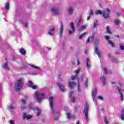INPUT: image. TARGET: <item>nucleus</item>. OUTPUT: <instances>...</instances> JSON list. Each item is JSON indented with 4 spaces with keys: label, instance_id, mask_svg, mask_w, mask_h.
Returning a JSON list of instances; mask_svg holds the SVG:
<instances>
[{
    "label": "nucleus",
    "instance_id": "b1692460",
    "mask_svg": "<svg viewBox=\"0 0 124 124\" xmlns=\"http://www.w3.org/2000/svg\"><path fill=\"white\" fill-rule=\"evenodd\" d=\"M19 53H20V54H21V55H26V50H25V49L22 48L20 50H19Z\"/></svg>",
    "mask_w": 124,
    "mask_h": 124
},
{
    "label": "nucleus",
    "instance_id": "5fc2aeb1",
    "mask_svg": "<svg viewBox=\"0 0 124 124\" xmlns=\"http://www.w3.org/2000/svg\"><path fill=\"white\" fill-rule=\"evenodd\" d=\"M79 72H80V69H78L75 71V72L77 74V75H78V73H79Z\"/></svg>",
    "mask_w": 124,
    "mask_h": 124
},
{
    "label": "nucleus",
    "instance_id": "4d7b16f0",
    "mask_svg": "<svg viewBox=\"0 0 124 124\" xmlns=\"http://www.w3.org/2000/svg\"><path fill=\"white\" fill-rule=\"evenodd\" d=\"M68 109V107H64V111H67Z\"/></svg>",
    "mask_w": 124,
    "mask_h": 124
},
{
    "label": "nucleus",
    "instance_id": "9d476101",
    "mask_svg": "<svg viewBox=\"0 0 124 124\" xmlns=\"http://www.w3.org/2000/svg\"><path fill=\"white\" fill-rule=\"evenodd\" d=\"M6 62L3 63L2 66L3 69H5L6 70H9V67H8V62L7 61V59L5 58Z\"/></svg>",
    "mask_w": 124,
    "mask_h": 124
},
{
    "label": "nucleus",
    "instance_id": "2eb2a0df",
    "mask_svg": "<svg viewBox=\"0 0 124 124\" xmlns=\"http://www.w3.org/2000/svg\"><path fill=\"white\" fill-rule=\"evenodd\" d=\"M62 32H63V24L62 22H61L60 28V36H62Z\"/></svg>",
    "mask_w": 124,
    "mask_h": 124
},
{
    "label": "nucleus",
    "instance_id": "f8f14e48",
    "mask_svg": "<svg viewBox=\"0 0 124 124\" xmlns=\"http://www.w3.org/2000/svg\"><path fill=\"white\" fill-rule=\"evenodd\" d=\"M95 53L97 54L98 56V58H100L101 56L100 54H101V51H100L99 49H98V48H97V46H96L95 47Z\"/></svg>",
    "mask_w": 124,
    "mask_h": 124
},
{
    "label": "nucleus",
    "instance_id": "c03bdc74",
    "mask_svg": "<svg viewBox=\"0 0 124 124\" xmlns=\"http://www.w3.org/2000/svg\"><path fill=\"white\" fill-rule=\"evenodd\" d=\"M71 100L72 102L74 103V102H75V97H72V98H71Z\"/></svg>",
    "mask_w": 124,
    "mask_h": 124
},
{
    "label": "nucleus",
    "instance_id": "dca6fc26",
    "mask_svg": "<svg viewBox=\"0 0 124 124\" xmlns=\"http://www.w3.org/2000/svg\"><path fill=\"white\" fill-rule=\"evenodd\" d=\"M73 11H74V9L72 7H70L68 9V12L70 15H72V14H73Z\"/></svg>",
    "mask_w": 124,
    "mask_h": 124
},
{
    "label": "nucleus",
    "instance_id": "c9c22d12",
    "mask_svg": "<svg viewBox=\"0 0 124 124\" xmlns=\"http://www.w3.org/2000/svg\"><path fill=\"white\" fill-rule=\"evenodd\" d=\"M114 23L115 24V25H116L117 26H118V25H119V24H120V20H118V19H116L114 21Z\"/></svg>",
    "mask_w": 124,
    "mask_h": 124
},
{
    "label": "nucleus",
    "instance_id": "58836bf2",
    "mask_svg": "<svg viewBox=\"0 0 124 124\" xmlns=\"http://www.w3.org/2000/svg\"><path fill=\"white\" fill-rule=\"evenodd\" d=\"M31 88L33 89V90H36V89H37V85H32L31 86Z\"/></svg>",
    "mask_w": 124,
    "mask_h": 124
},
{
    "label": "nucleus",
    "instance_id": "f3484780",
    "mask_svg": "<svg viewBox=\"0 0 124 124\" xmlns=\"http://www.w3.org/2000/svg\"><path fill=\"white\" fill-rule=\"evenodd\" d=\"M30 66H31L33 68H34V69H36L37 71H41V69L39 67H37V66H35L34 65L32 64H30Z\"/></svg>",
    "mask_w": 124,
    "mask_h": 124
},
{
    "label": "nucleus",
    "instance_id": "37998d69",
    "mask_svg": "<svg viewBox=\"0 0 124 124\" xmlns=\"http://www.w3.org/2000/svg\"><path fill=\"white\" fill-rule=\"evenodd\" d=\"M66 115L67 119H70V118H71V114H70V113H68L66 114Z\"/></svg>",
    "mask_w": 124,
    "mask_h": 124
},
{
    "label": "nucleus",
    "instance_id": "aec40b11",
    "mask_svg": "<svg viewBox=\"0 0 124 124\" xmlns=\"http://www.w3.org/2000/svg\"><path fill=\"white\" fill-rule=\"evenodd\" d=\"M31 118V116L27 115V114L24 113L23 119H27L28 120H30V119Z\"/></svg>",
    "mask_w": 124,
    "mask_h": 124
},
{
    "label": "nucleus",
    "instance_id": "e433bc0d",
    "mask_svg": "<svg viewBox=\"0 0 124 124\" xmlns=\"http://www.w3.org/2000/svg\"><path fill=\"white\" fill-rule=\"evenodd\" d=\"M8 109L9 110H13V109H14V107H13L12 105H11L8 107Z\"/></svg>",
    "mask_w": 124,
    "mask_h": 124
},
{
    "label": "nucleus",
    "instance_id": "423d86ee",
    "mask_svg": "<svg viewBox=\"0 0 124 124\" xmlns=\"http://www.w3.org/2000/svg\"><path fill=\"white\" fill-rule=\"evenodd\" d=\"M97 93V88H94L92 90V98L93 101L95 103H96V98H95V96H96V94Z\"/></svg>",
    "mask_w": 124,
    "mask_h": 124
},
{
    "label": "nucleus",
    "instance_id": "a211bd4d",
    "mask_svg": "<svg viewBox=\"0 0 124 124\" xmlns=\"http://www.w3.org/2000/svg\"><path fill=\"white\" fill-rule=\"evenodd\" d=\"M86 66L88 68L91 67V61H90V59L86 58Z\"/></svg>",
    "mask_w": 124,
    "mask_h": 124
},
{
    "label": "nucleus",
    "instance_id": "5701e85b",
    "mask_svg": "<svg viewBox=\"0 0 124 124\" xmlns=\"http://www.w3.org/2000/svg\"><path fill=\"white\" fill-rule=\"evenodd\" d=\"M78 93H82V89H81V86H80L79 81L78 83Z\"/></svg>",
    "mask_w": 124,
    "mask_h": 124
},
{
    "label": "nucleus",
    "instance_id": "cd10ccee",
    "mask_svg": "<svg viewBox=\"0 0 124 124\" xmlns=\"http://www.w3.org/2000/svg\"><path fill=\"white\" fill-rule=\"evenodd\" d=\"M84 82L85 88H88V82H89V78H87Z\"/></svg>",
    "mask_w": 124,
    "mask_h": 124
},
{
    "label": "nucleus",
    "instance_id": "09e8293b",
    "mask_svg": "<svg viewBox=\"0 0 124 124\" xmlns=\"http://www.w3.org/2000/svg\"><path fill=\"white\" fill-rule=\"evenodd\" d=\"M104 71L106 74H107V73H108V71L107 70V69H106V68H104Z\"/></svg>",
    "mask_w": 124,
    "mask_h": 124
},
{
    "label": "nucleus",
    "instance_id": "1a4fd4ad",
    "mask_svg": "<svg viewBox=\"0 0 124 124\" xmlns=\"http://www.w3.org/2000/svg\"><path fill=\"white\" fill-rule=\"evenodd\" d=\"M70 28L72 29V31L69 30V35H70L71 34H72L73 32H75V27H74V23L73 22H71L70 23Z\"/></svg>",
    "mask_w": 124,
    "mask_h": 124
},
{
    "label": "nucleus",
    "instance_id": "79ce46f5",
    "mask_svg": "<svg viewBox=\"0 0 124 124\" xmlns=\"http://www.w3.org/2000/svg\"><path fill=\"white\" fill-rule=\"evenodd\" d=\"M89 15L90 16L93 15V10H90L89 11Z\"/></svg>",
    "mask_w": 124,
    "mask_h": 124
},
{
    "label": "nucleus",
    "instance_id": "e2e57ef3",
    "mask_svg": "<svg viewBox=\"0 0 124 124\" xmlns=\"http://www.w3.org/2000/svg\"><path fill=\"white\" fill-rule=\"evenodd\" d=\"M116 15H117V16H120V15H121V13H117L116 14Z\"/></svg>",
    "mask_w": 124,
    "mask_h": 124
},
{
    "label": "nucleus",
    "instance_id": "13d9d810",
    "mask_svg": "<svg viewBox=\"0 0 124 124\" xmlns=\"http://www.w3.org/2000/svg\"><path fill=\"white\" fill-rule=\"evenodd\" d=\"M105 121L106 124H108V121H107L106 118H105Z\"/></svg>",
    "mask_w": 124,
    "mask_h": 124
},
{
    "label": "nucleus",
    "instance_id": "3c124183",
    "mask_svg": "<svg viewBox=\"0 0 124 124\" xmlns=\"http://www.w3.org/2000/svg\"><path fill=\"white\" fill-rule=\"evenodd\" d=\"M105 38L106 40H109V39H110V37H109L108 36H105Z\"/></svg>",
    "mask_w": 124,
    "mask_h": 124
},
{
    "label": "nucleus",
    "instance_id": "2f4dec72",
    "mask_svg": "<svg viewBox=\"0 0 124 124\" xmlns=\"http://www.w3.org/2000/svg\"><path fill=\"white\" fill-rule=\"evenodd\" d=\"M83 75L81 76L80 78H78V83H79L80 84V82H82V80H83Z\"/></svg>",
    "mask_w": 124,
    "mask_h": 124
},
{
    "label": "nucleus",
    "instance_id": "de8ad7c7",
    "mask_svg": "<svg viewBox=\"0 0 124 124\" xmlns=\"http://www.w3.org/2000/svg\"><path fill=\"white\" fill-rule=\"evenodd\" d=\"M21 24H23L26 28H28L27 22H25V23H24V22H21Z\"/></svg>",
    "mask_w": 124,
    "mask_h": 124
},
{
    "label": "nucleus",
    "instance_id": "39448f33",
    "mask_svg": "<svg viewBox=\"0 0 124 124\" xmlns=\"http://www.w3.org/2000/svg\"><path fill=\"white\" fill-rule=\"evenodd\" d=\"M111 11L109 9H107L106 10L104 11L103 13V16L104 19H109L110 18V13Z\"/></svg>",
    "mask_w": 124,
    "mask_h": 124
},
{
    "label": "nucleus",
    "instance_id": "6ab92c4d",
    "mask_svg": "<svg viewBox=\"0 0 124 124\" xmlns=\"http://www.w3.org/2000/svg\"><path fill=\"white\" fill-rule=\"evenodd\" d=\"M76 85V83L75 82H69V88H71V89H73V86H75Z\"/></svg>",
    "mask_w": 124,
    "mask_h": 124
},
{
    "label": "nucleus",
    "instance_id": "8fccbe9b",
    "mask_svg": "<svg viewBox=\"0 0 124 124\" xmlns=\"http://www.w3.org/2000/svg\"><path fill=\"white\" fill-rule=\"evenodd\" d=\"M10 124H15V122L13 120L9 121Z\"/></svg>",
    "mask_w": 124,
    "mask_h": 124
},
{
    "label": "nucleus",
    "instance_id": "6e6552de",
    "mask_svg": "<svg viewBox=\"0 0 124 124\" xmlns=\"http://www.w3.org/2000/svg\"><path fill=\"white\" fill-rule=\"evenodd\" d=\"M51 12L54 15H59L60 14V10L58 7H53L52 8Z\"/></svg>",
    "mask_w": 124,
    "mask_h": 124
},
{
    "label": "nucleus",
    "instance_id": "4468645a",
    "mask_svg": "<svg viewBox=\"0 0 124 124\" xmlns=\"http://www.w3.org/2000/svg\"><path fill=\"white\" fill-rule=\"evenodd\" d=\"M54 33H55V27H52V29L48 31V34L49 35H54Z\"/></svg>",
    "mask_w": 124,
    "mask_h": 124
},
{
    "label": "nucleus",
    "instance_id": "473e14b6",
    "mask_svg": "<svg viewBox=\"0 0 124 124\" xmlns=\"http://www.w3.org/2000/svg\"><path fill=\"white\" fill-rule=\"evenodd\" d=\"M106 29H107V32L108 33H109V34L112 33L111 31H110V29H109V26H107Z\"/></svg>",
    "mask_w": 124,
    "mask_h": 124
},
{
    "label": "nucleus",
    "instance_id": "f257e3e1",
    "mask_svg": "<svg viewBox=\"0 0 124 124\" xmlns=\"http://www.w3.org/2000/svg\"><path fill=\"white\" fill-rule=\"evenodd\" d=\"M49 106L53 112L54 120H58V119H59V116H60V112L54 111V98H53V97H50L49 98Z\"/></svg>",
    "mask_w": 124,
    "mask_h": 124
},
{
    "label": "nucleus",
    "instance_id": "72a5a7b5",
    "mask_svg": "<svg viewBox=\"0 0 124 124\" xmlns=\"http://www.w3.org/2000/svg\"><path fill=\"white\" fill-rule=\"evenodd\" d=\"M78 75H76L75 76H73L71 78L72 80H75V79H78Z\"/></svg>",
    "mask_w": 124,
    "mask_h": 124
},
{
    "label": "nucleus",
    "instance_id": "bf43d9fd",
    "mask_svg": "<svg viewBox=\"0 0 124 124\" xmlns=\"http://www.w3.org/2000/svg\"><path fill=\"white\" fill-rule=\"evenodd\" d=\"M89 42H90V37H88L87 41H86V43H89Z\"/></svg>",
    "mask_w": 124,
    "mask_h": 124
},
{
    "label": "nucleus",
    "instance_id": "c756f323",
    "mask_svg": "<svg viewBox=\"0 0 124 124\" xmlns=\"http://www.w3.org/2000/svg\"><path fill=\"white\" fill-rule=\"evenodd\" d=\"M3 93L2 92V87H1V84L0 83V96L2 95Z\"/></svg>",
    "mask_w": 124,
    "mask_h": 124
},
{
    "label": "nucleus",
    "instance_id": "bb28decb",
    "mask_svg": "<svg viewBox=\"0 0 124 124\" xmlns=\"http://www.w3.org/2000/svg\"><path fill=\"white\" fill-rule=\"evenodd\" d=\"M5 8L6 10H8L9 9V3L6 2L5 4Z\"/></svg>",
    "mask_w": 124,
    "mask_h": 124
},
{
    "label": "nucleus",
    "instance_id": "6e6d98bb",
    "mask_svg": "<svg viewBox=\"0 0 124 124\" xmlns=\"http://www.w3.org/2000/svg\"><path fill=\"white\" fill-rule=\"evenodd\" d=\"M21 102L22 103H23V104H26V101L25 100V99H22Z\"/></svg>",
    "mask_w": 124,
    "mask_h": 124
},
{
    "label": "nucleus",
    "instance_id": "7c9ffc66",
    "mask_svg": "<svg viewBox=\"0 0 124 124\" xmlns=\"http://www.w3.org/2000/svg\"><path fill=\"white\" fill-rule=\"evenodd\" d=\"M86 33L84 32L81 34V35H80L79 36V39H82V38H83V36H84V35H86Z\"/></svg>",
    "mask_w": 124,
    "mask_h": 124
},
{
    "label": "nucleus",
    "instance_id": "4c0bfd02",
    "mask_svg": "<svg viewBox=\"0 0 124 124\" xmlns=\"http://www.w3.org/2000/svg\"><path fill=\"white\" fill-rule=\"evenodd\" d=\"M29 87H30V88L31 87V86H32L33 85V83H32V82H31V81H29Z\"/></svg>",
    "mask_w": 124,
    "mask_h": 124
},
{
    "label": "nucleus",
    "instance_id": "a19ab883",
    "mask_svg": "<svg viewBox=\"0 0 124 124\" xmlns=\"http://www.w3.org/2000/svg\"><path fill=\"white\" fill-rule=\"evenodd\" d=\"M120 50H124V46L122 45V44H120Z\"/></svg>",
    "mask_w": 124,
    "mask_h": 124
},
{
    "label": "nucleus",
    "instance_id": "a18cd8bd",
    "mask_svg": "<svg viewBox=\"0 0 124 124\" xmlns=\"http://www.w3.org/2000/svg\"><path fill=\"white\" fill-rule=\"evenodd\" d=\"M73 94H74V92H71L69 93V97H71Z\"/></svg>",
    "mask_w": 124,
    "mask_h": 124
},
{
    "label": "nucleus",
    "instance_id": "20e7f679",
    "mask_svg": "<svg viewBox=\"0 0 124 124\" xmlns=\"http://www.w3.org/2000/svg\"><path fill=\"white\" fill-rule=\"evenodd\" d=\"M89 112V104L88 103H86L85 106H84V109L83 110V113L84 114L85 116V119L86 121V122L89 121V115L88 114Z\"/></svg>",
    "mask_w": 124,
    "mask_h": 124
},
{
    "label": "nucleus",
    "instance_id": "864d4df0",
    "mask_svg": "<svg viewBox=\"0 0 124 124\" xmlns=\"http://www.w3.org/2000/svg\"><path fill=\"white\" fill-rule=\"evenodd\" d=\"M29 107L30 108V109H33V107H32V103H30L29 104Z\"/></svg>",
    "mask_w": 124,
    "mask_h": 124
},
{
    "label": "nucleus",
    "instance_id": "a878e982",
    "mask_svg": "<svg viewBox=\"0 0 124 124\" xmlns=\"http://www.w3.org/2000/svg\"><path fill=\"white\" fill-rule=\"evenodd\" d=\"M95 13L96 15H101V14H103L102 11H101V10H100L96 11Z\"/></svg>",
    "mask_w": 124,
    "mask_h": 124
},
{
    "label": "nucleus",
    "instance_id": "338daca9",
    "mask_svg": "<svg viewBox=\"0 0 124 124\" xmlns=\"http://www.w3.org/2000/svg\"><path fill=\"white\" fill-rule=\"evenodd\" d=\"M111 84H113V85H116V82H111Z\"/></svg>",
    "mask_w": 124,
    "mask_h": 124
},
{
    "label": "nucleus",
    "instance_id": "ea45409f",
    "mask_svg": "<svg viewBox=\"0 0 124 124\" xmlns=\"http://www.w3.org/2000/svg\"><path fill=\"white\" fill-rule=\"evenodd\" d=\"M121 119L122 120V121L124 120V113H123L122 114H121V115L120 116Z\"/></svg>",
    "mask_w": 124,
    "mask_h": 124
},
{
    "label": "nucleus",
    "instance_id": "f03ea898",
    "mask_svg": "<svg viewBox=\"0 0 124 124\" xmlns=\"http://www.w3.org/2000/svg\"><path fill=\"white\" fill-rule=\"evenodd\" d=\"M23 86H24V79L20 78L17 80L16 85L15 86V89L16 91L18 92V91H20L21 89L23 88Z\"/></svg>",
    "mask_w": 124,
    "mask_h": 124
},
{
    "label": "nucleus",
    "instance_id": "774afa93",
    "mask_svg": "<svg viewBox=\"0 0 124 124\" xmlns=\"http://www.w3.org/2000/svg\"><path fill=\"white\" fill-rule=\"evenodd\" d=\"M76 124H80V122H79V121H78L77 122Z\"/></svg>",
    "mask_w": 124,
    "mask_h": 124
},
{
    "label": "nucleus",
    "instance_id": "49530a36",
    "mask_svg": "<svg viewBox=\"0 0 124 124\" xmlns=\"http://www.w3.org/2000/svg\"><path fill=\"white\" fill-rule=\"evenodd\" d=\"M95 44H96V45L99 44V40H98V39H96L95 40Z\"/></svg>",
    "mask_w": 124,
    "mask_h": 124
},
{
    "label": "nucleus",
    "instance_id": "680f3d73",
    "mask_svg": "<svg viewBox=\"0 0 124 124\" xmlns=\"http://www.w3.org/2000/svg\"><path fill=\"white\" fill-rule=\"evenodd\" d=\"M24 97H25V98H26V99H28V98H29V96H28V95H25V96H24Z\"/></svg>",
    "mask_w": 124,
    "mask_h": 124
},
{
    "label": "nucleus",
    "instance_id": "4be33fe9",
    "mask_svg": "<svg viewBox=\"0 0 124 124\" xmlns=\"http://www.w3.org/2000/svg\"><path fill=\"white\" fill-rule=\"evenodd\" d=\"M35 109H36V110H37V111L36 116H37V117H38V116H39V115H40V114H41V110L40 109L38 108H35Z\"/></svg>",
    "mask_w": 124,
    "mask_h": 124
},
{
    "label": "nucleus",
    "instance_id": "0eeeda50",
    "mask_svg": "<svg viewBox=\"0 0 124 124\" xmlns=\"http://www.w3.org/2000/svg\"><path fill=\"white\" fill-rule=\"evenodd\" d=\"M119 86L117 87V90L118 91L119 93L120 94V98L121 100H124V96H123V93L122 92H124V90L122 89V84L119 83Z\"/></svg>",
    "mask_w": 124,
    "mask_h": 124
},
{
    "label": "nucleus",
    "instance_id": "412c9836",
    "mask_svg": "<svg viewBox=\"0 0 124 124\" xmlns=\"http://www.w3.org/2000/svg\"><path fill=\"white\" fill-rule=\"evenodd\" d=\"M82 20H83V18H82V16H80L78 19V21L77 23L78 27H79V26L81 25V23L82 22Z\"/></svg>",
    "mask_w": 124,
    "mask_h": 124
},
{
    "label": "nucleus",
    "instance_id": "393cba45",
    "mask_svg": "<svg viewBox=\"0 0 124 124\" xmlns=\"http://www.w3.org/2000/svg\"><path fill=\"white\" fill-rule=\"evenodd\" d=\"M87 27H88L87 24H85V25L81 26L80 27V31H83L84 30H86V29H87Z\"/></svg>",
    "mask_w": 124,
    "mask_h": 124
},
{
    "label": "nucleus",
    "instance_id": "c85d7f7f",
    "mask_svg": "<svg viewBox=\"0 0 124 124\" xmlns=\"http://www.w3.org/2000/svg\"><path fill=\"white\" fill-rule=\"evenodd\" d=\"M97 23H98V21L95 20L93 22V29H95L96 28V26L97 25Z\"/></svg>",
    "mask_w": 124,
    "mask_h": 124
},
{
    "label": "nucleus",
    "instance_id": "ddd939ff",
    "mask_svg": "<svg viewBox=\"0 0 124 124\" xmlns=\"http://www.w3.org/2000/svg\"><path fill=\"white\" fill-rule=\"evenodd\" d=\"M100 80L102 81L103 83V86H105L106 85V78L104 77H102L100 78Z\"/></svg>",
    "mask_w": 124,
    "mask_h": 124
},
{
    "label": "nucleus",
    "instance_id": "7ed1b4c3",
    "mask_svg": "<svg viewBox=\"0 0 124 124\" xmlns=\"http://www.w3.org/2000/svg\"><path fill=\"white\" fill-rule=\"evenodd\" d=\"M35 98H36L37 102L40 103L41 102V100L43 97H44V93L39 94L38 92H35L34 93Z\"/></svg>",
    "mask_w": 124,
    "mask_h": 124
},
{
    "label": "nucleus",
    "instance_id": "603ef678",
    "mask_svg": "<svg viewBox=\"0 0 124 124\" xmlns=\"http://www.w3.org/2000/svg\"><path fill=\"white\" fill-rule=\"evenodd\" d=\"M98 98L100 99V100H103V97H102V96H99Z\"/></svg>",
    "mask_w": 124,
    "mask_h": 124
},
{
    "label": "nucleus",
    "instance_id": "0e129e2a",
    "mask_svg": "<svg viewBox=\"0 0 124 124\" xmlns=\"http://www.w3.org/2000/svg\"><path fill=\"white\" fill-rule=\"evenodd\" d=\"M46 49H47V51H50V50H51V48L48 47H46Z\"/></svg>",
    "mask_w": 124,
    "mask_h": 124
},
{
    "label": "nucleus",
    "instance_id": "9b49d317",
    "mask_svg": "<svg viewBox=\"0 0 124 124\" xmlns=\"http://www.w3.org/2000/svg\"><path fill=\"white\" fill-rule=\"evenodd\" d=\"M57 86H58V87H59V89L60 91H61L62 92H65V89L63 85L61 84V83H60L59 82H58L57 83Z\"/></svg>",
    "mask_w": 124,
    "mask_h": 124
},
{
    "label": "nucleus",
    "instance_id": "69168bd1",
    "mask_svg": "<svg viewBox=\"0 0 124 124\" xmlns=\"http://www.w3.org/2000/svg\"><path fill=\"white\" fill-rule=\"evenodd\" d=\"M84 54H85V55H87V54H88V50H85Z\"/></svg>",
    "mask_w": 124,
    "mask_h": 124
},
{
    "label": "nucleus",
    "instance_id": "052dcab7",
    "mask_svg": "<svg viewBox=\"0 0 124 124\" xmlns=\"http://www.w3.org/2000/svg\"><path fill=\"white\" fill-rule=\"evenodd\" d=\"M90 19H91V16H89L87 18V21H89V20H90Z\"/></svg>",
    "mask_w": 124,
    "mask_h": 124
},
{
    "label": "nucleus",
    "instance_id": "f704fd0d",
    "mask_svg": "<svg viewBox=\"0 0 124 124\" xmlns=\"http://www.w3.org/2000/svg\"><path fill=\"white\" fill-rule=\"evenodd\" d=\"M108 42L109 44H110V45H111V46H112V47H114V46H115V45L112 41H111L110 40H108Z\"/></svg>",
    "mask_w": 124,
    "mask_h": 124
}]
</instances>
